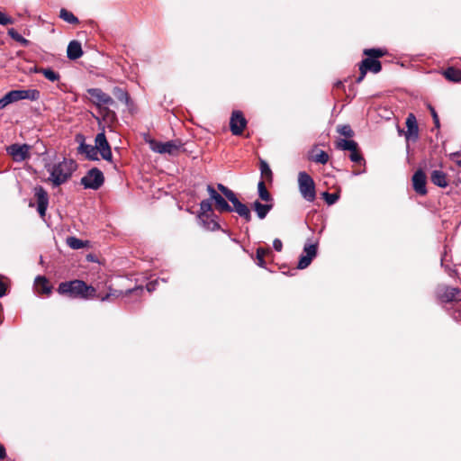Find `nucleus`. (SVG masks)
<instances>
[{
    "label": "nucleus",
    "instance_id": "20",
    "mask_svg": "<svg viewBox=\"0 0 461 461\" xmlns=\"http://www.w3.org/2000/svg\"><path fill=\"white\" fill-rule=\"evenodd\" d=\"M77 153L85 155L88 160L96 161L99 160L98 152L95 146L90 144H81L77 148Z\"/></svg>",
    "mask_w": 461,
    "mask_h": 461
},
{
    "label": "nucleus",
    "instance_id": "7",
    "mask_svg": "<svg viewBox=\"0 0 461 461\" xmlns=\"http://www.w3.org/2000/svg\"><path fill=\"white\" fill-rule=\"evenodd\" d=\"M382 70V64L378 59L371 58H366L359 63V76L356 79V83L359 84L365 78L367 71L375 74L379 73Z\"/></svg>",
    "mask_w": 461,
    "mask_h": 461
},
{
    "label": "nucleus",
    "instance_id": "28",
    "mask_svg": "<svg viewBox=\"0 0 461 461\" xmlns=\"http://www.w3.org/2000/svg\"><path fill=\"white\" fill-rule=\"evenodd\" d=\"M35 71L37 73L42 74L48 80L51 82L59 81L60 78V75L50 68H36Z\"/></svg>",
    "mask_w": 461,
    "mask_h": 461
},
{
    "label": "nucleus",
    "instance_id": "45",
    "mask_svg": "<svg viewBox=\"0 0 461 461\" xmlns=\"http://www.w3.org/2000/svg\"><path fill=\"white\" fill-rule=\"evenodd\" d=\"M104 106H108L110 108V106L112 107H116V103L115 101L113 99L112 96H110L108 94L105 97V101L104 103Z\"/></svg>",
    "mask_w": 461,
    "mask_h": 461
},
{
    "label": "nucleus",
    "instance_id": "2",
    "mask_svg": "<svg viewBox=\"0 0 461 461\" xmlns=\"http://www.w3.org/2000/svg\"><path fill=\"white\" fill-rule=\"evenodd\" d=\"M77 167V163L73 159L67 158L53 166L47 165L46 168L50 172L47 181L50 182L54 187L59 186L70 179Z\"/></svg>",
    "mask_w": 461,
    "mask_h": 461
},
{
    "label": "nucleus",
    "instance_id": "35",
    "mask_svg": "<svg viewBox=\"0 0 461 461\" xmlns=\"http://www.w3.org/2000/svg\"><path fill=\"white\" fill-rule=\"evenodd\" d=\"M260 172L261 176L265 178L267 182L271 183L273 181L272 170L270 169L268 164L263 159L260 160Z\"/></svg>",
    "mask_w": 461,
    "mask_h": 461
},
{
    "label": "nucleus",
    "instance_id": "31",
    "mask_svg": "<svg viewBox=\"0 0 461 461\" xmlns=\"http://www.w3.org/2000/svg\"><path fill=\"white\" fill-rule=\"evenodd\" d=\"M357 145V143L352 140L339 139V140H336V142H335L336 148L338 149H341V150H349L350 151L351 149H355Z\"/></svg>",
    "mask_w": 461,
    "mask_h": 461
},
{
    "label": "nucleus",
    "instance_id": "43",
    "mask_svg": "<svg viewBox=\"0 0 461 461\" xmlns=\"http://www.w3.org/2000/svg\"><path fill=\"white\" fill-rule=\"evenodd\" d=\"M14 19L12 17L7 16L5 14L0 11V24L1 25H8L13 24Z\"/></svg>",
    "mask_w": 461,
    "mask_h": 461
},
{
    "label": "nucleus",
    "instance_id": "23",
    "mask_svg": "<svg viewBox=\"0 0 461 461\" xmlns=\"http://www.w3.org/2000/svg\"><path fill=\"white\" fill-rule=\"evenodd\" d=\"M35 287L39 294L50 295L52 291V285L45 276H39L35 279Z\"/></svg>",
    "mask_w": 461,
    "mask_h": 461
},
{
    "label": "nucleus",
    "instance_id": "19",
    "mask_svg": "<svg viewBox=\"0 0 461 461\" xmlns=\"http://www.w3.org/2000/svg\"><path fill=\"white\" fill-rule=\"evenodd\" d=\"M230 202L233 205V211H235L241 218H243L247 222L251 221V212L249 208L245 203H241L238 199L237 195Z\"/></svg>",
    "mask_w": 461,
    "mask_h": 461
},
{
    "label": "nucleus",
    "instance_id": "22",
    "mask_svg": "<svg viewBox=\"0 0 461 461\" xmlns=\"http://www.w3.org/2000/svg\"><path fill=\"white\" fill-rule=\"evenodd\" d=\"M83 55L81 43L77 41H71L67 49V56L71 60H76Z\"/></svg>",
    "mask_w": 461,
    "mask_h": 461
},
{
    "label": "nucleus",
    "instance_id": "40",
    "mask_svg": "<svg viewBox=\"0 0 461 461\" xmlns=\"http://www.w3.org/2000/svg\"><path fill=\"white\" fill-rule=\"evenodd\" d=\"M205 219V222H203V226L209 230H218L221 229V226L220 224L218 223V221L212 218V216H209V218H204Z\"/></svg>",
    "mask_w": 461,
    "mask_h": 461
},
{
    "label": "nucleus",
    "instance_id": "46",
    "mask_svg": "<svg viewBox=\"0 0 461 461\" xmlns=\"http://www.w3.org/2000/svg\"><path fill=\"white\" fill-rule=\"evenodd\" d=\"M7 98H8V93L5 94L3 98L0 99V109L5 108L9 104H12V101Z\"/></svg>",
    "mask_w": 461,
    "mask_h": 461
},
{
    "label": "nucleus",
    "instance_id": "36",
    "mask_svg": "<svg viewBox=\"0 0 461 461\" xmlns=\"http://www.w3.org/2000/svg\"><path fill=\"white\" fill-rule=\"evenodd\" d=\"M67 244L69 248H71L73 249H80L86 247L87 241H84L76 237H68Z\"/></svg>",
    "mask_w": 461,
    "mask_h": 461
},
{
    "label": "nucleus",
    "instance_id": "16",
    "mask_svg": "<svg viewBox=\"0 0 461 461\" xmlns=\"http://www.w3.org/2000/svg\"><path fill=\"white\" fill-rule=\"evenodd\" d=\"M30 149L28 144H13L7 148V152L15 161H23L30 158Z\"/></svg>",
    "mask_w": 461,
    "mask_h": 461
},
{
    "label": "nucleus",
    "instance_id": "44",
    "mask_svg": "<svg viewBox=\"0 0 461 461\" xmlns=\"http://www.w3.org/2000/svg\"><path fill=\"white\" fill-rule=\"evenodd\" d=\"M429 112L431 113V116L433 118V122L435 124V127L436 128H439L440 126V123H439V118H438V115L435 110V108L433 106H431L430 104L429 105Z\"/></svg>",
    "mask_w": 461,
    "mask_h": 461
},
{
    "label": "nucleus",
    "instance_id": "5",
    "mask_svg": "<svg viewBox=\"0 0 461 461\" xmlns=\"http://www.w3.org/2000/svg\"><path fill=\"white\" fill-rule=\"evenodd\" d=\"M183 143L180 140H169L161 142L155 140L149 141L150 149L160 154H169L172 156L177 155L183 148Z\"/></svg>",
    "mask_w": 461,
    "mask_h": 461
},
{
    "label": "nucleus",
    "instance_id": "54",
    "mask_svg": "<svg viewBox=\"0 0 461 461\" xmlns=\"http://www.w3.org/2000/svg\"><path fill=\"white\" fill-rule=\"evenodd\" d=\"M460 182H461V180H460Z\"/></svg>",
    "mask_w": 461,
    "mask_h": 461
},
{
    "label": "nucleus",
    "instance_id": "26",
    "mask_svg": "<svg viewBox=\"0 0 461 461\" xmlns=\"http://www.w3.org/2000/svg\"><path fill=\"white\" fill-rule=\"evenodd\" d=\"M273 208L272 203H266L263 204L258 201H255L253 203V209L257 212V215L259 219H265L269 211H271Z\"/></svg>",
    "mask_w": 461,
    "mask_h": 461
},
{
    "label": "nucleus",
    "instance_id": "12",
    "mask_svg": "<svg viewBox=\"0 0 461 461\" xmlns=\"http://www.w3.org/2000/svg\"><path fill=\"white\" fill-rule=\"evenodd\" d=\"M247 126V120L240 111H233L230 120V129L233 135L240 136Z\"/></svg>",
    "mask_w": 461,
    "mask_h": 461
},
{
    "label": "nucleus",
    "instance_id": "47",
    "mask_svg": "<svg viewBox=\"0 0 461 461\" xmlns=\"http://www.w3.org/2000/svg\"><path fill=\"white\" fill-rule=\"evenodd\" d=\"M158 284V280L149 282L146 285L148 292L151 293V292L155 291Z\"/></svg>",
    "mask_w": 461,
    "mask_h": 461
},
{
    "label": "nucleus",
    "instance_id": "32",
    "mask_svg": "<svg viewBox=\"0 0 461 461\" xmlns=\"http://www.w3.org/2000/svg\"><path fill=\"white\" fill-rule=\"evenodd\" d=\"M258 196L262 201L271 202L273 200L270 193L267 191L266 184L260 180L258 184Z\"/></svg>",
    "mask_w": 461,
    "mask_h": 461
},
{
    "label": "nucleus",
    "instance_id": "30",
    "mask_svg": "<svg viewBox=\"0 0 461 461\" xmlns=\"http://www.w3.org/2000/svg\"><path fill=\"white\" fill-rule=\"evenodd\" d=\"M444 77L452 82L461 81V70L453 67L447 68L443 72Z\"/></svg>",
    "mask_w": 461,
    "mask_h": 461
},
{
    "label": "nucleus",
    "instance_id": "24",
    "mask_svg": "<svg viewBox=\"0 0 461 461\" xmlns=\"http://www.w3.org/2000/svg\"><path fill=\"white\" fill-rule=\"evenodd\" d=\"M209 216H214L211 198L203 200L200 203V212L198 214L199 219L203 222H205L204 218L208 219Z\"/></svg>",
    "mask_w": 461,
    "mask_h": 461
},
{
    "label": "nucleus",
    "instance_id": "42",
    "mask_svg": "<svg viewBox=\"0 0 461 461\" xmlns=\"http://www.w3.org/2000/svg\"><path fill=\"white\" fill-rule=\"evenodd\" d=\"M322 197L329 205H331L334 204L339 200V194L324 192L322 193Z\"/></svg>",
    "mask_w": 461,
    "mask_h": 461
},
{
    "label": "nucleus",
    "instance_id": "9",
    "mask_svg": "<svg viewBox=\"0 0 461 461\" xmlns=\"http://www.w3.org/2000/svg\"><path fill=\"white\" fill-rule=\"evenodd\" d=\"M95 149L100 153L103 159L112 162L113 153L111 146L106 139L104 132H100L95 136Z\"/></svg>",
    "mask_w": 461,
    "mask_h": 461
},
{
    "label": "nucleus",
    "instance_id": "48",
    "mask_svg": "<svg viewBox=\"0 0 461 461\" xmlns=\"http://www.w3.org/2000/svg\"><path fill=\"white\" fill-rule=\"evenodd\" d=\"M273 247L276 251L280 252L283 249V243H282L281 240L275 239L273 241Z\"/></svg>",
    "mask_w": 461,
    "mask_h": 461
},
{
    "label": "nucleus",
    "instance_id": "52",
    "mask_svg": "<svg viewBox=\"0 0 461 461\" xmlns=\"http://www.w3.org/2000/svg\"><path fill=\"white\" fill-rule=\"evenodd\" d=\"M334 87L336 88H344V83L342 81H338L335 83Z\"/></svg>",
    "mask_w": 461,
    "mask_h": 461
},
{
    "label": "nucleus",
    "instance_id": "4",
    "mask_svg": "<svg viewBox=\"0 0 461 461\" xmlns=\"http://www.w3.org/2000/svg\"><path fill=\"white\" fill-rule=\"evenodd\" d=\"M298 186L302 196L308 202H313L316 198L315 183L312 177L306 172L298 174Z\"/></svg>",
    "mask_w": 461,
    "mask_h": 461
},
{
    "label": "nucleus",
    "instance_id": "50",
    "mask_svg": "<svg viewBox=\"0 0 461 461\" xmlns=\"http://www.w3.org/2000/svg\"><path fill=\"white\" fill-rule=\"evenodd\" d=\"M76 141H77V143H79V145H81V144H86V143L85 142V136H84L83 134H80V133L76 135Z\"/></svg>",
    "mask_w": 461,
    "mask_h": 461
},
{
    "label": "nucleus",
    "instance_id": "41",
    "mask_svg": "<svg viewBox=\"0 0 461 461\" xmlns=\"http://www.w3.org/2000/svg\"><path fill=\"white\" fill-rule=\"evenodd\" d=\"M217 188L222 194V195H224V197L229 201L234 198V196H236V194L232 190L223 185L222 184H218Z\"/></svg>",
    "mask_w": 461,
    "mask_h": 461
},
{
    "label": "nucleus",
    "instance_id": "38",
    "mask_svg": "<svg viewBox=\"0 0 461 461\" xmlns=\"http://www.w3.org/2000/svg\"><path fill=\"white\" fill-rule=\"evenodd\" d=\"M349 158L354 163H357V164H359V165H361V164L365 165L366 164V160H365L363 155L360 152V149L358 148V144L357 145L355 149H351L350 150Z\"/></svg>",
    "mask_w": 461,
    "mask_h": 461
},
{
    "label": "nucleus",
    "instance_id": "18",
    "mask_svg": "<svg viewBox=\"0 0 461 461\" xmlns=\"http://www.w3.org/2000/svg\"><path fill=\"white\" fill-rule=\"evenodd\" d=\"M407 131L405 137L407 140H416L419 137V126L416 116L413 113H409L405 122Z\"/></svg>",
    "mask_w": 461,
    "mask_h": 461
},
{
    "label": "nucleus",
    "instance_id": "17",
    "mask_svg": "<svg viewBox=\"0 0 461 461\" xmlns=\"http://www.w3.org/2000/svg\"><path fill=\"white\" fill-rule=\"evenodd\" d=\"M35 197L38 203L37 211L41 217L43 218L46 214V210L49 205L48 193L41 185H38L35 187Z\"/></svg>",
    "mask_w": 461,
    "mask_h": 461
},
{
    "label": "nucleus",
    "instance_id": "13",
    "mask_svg": "<svg viewBox=\"0 0 461 461\" xmlns=\"http://www.w3.org/2000/svg\"><path fill=\"white\" fill-rule=\"evenodd\" d=\"M41 93L37 89H27V90H12L8 92V98L14 102H17L23 99L36 101L40 98Z\"/></svg>",
    "mask_w": 461,
    "mask_h": 461
},
{
    "label": "nucleus",
    "instance_id": "29",
    "mask_svg": "<svg viewBox=\"0 0 461 461\" xmlns=\"http://www.w3.org/2000/svg\"><path fill=\"white\" fill-rule=\"evenodd\" d=\"M113 96L120 102L125 104L126 105L129 104L130 103V95L128 94V92L122 88V87H119V86H115L113 87V91H112Z\"/></svg>",
    "mask_w": 461,
    "mask_h": 461
},
{
    "label": "nucleus",
    "instance_id": "49",
    "mask_svg": "<svg viewBox=\"0 0 461 461\" xmlns=\"http://www.w3.org/2000/svg\"><path fill=\"white\" fill-rule=\"evenodd\" d=\"M7 290V285L4 282L0 281V297L5 295Z\"/></svg>",
    "mask_w": 461,
    "mask_h": 461
},
{
    "label": "nucleus",
    "instance_id": "8",
    "mask_svg": "<svg viewBox=\"0 0 461 461\" xmlns=\"http://www.w3.org/2000/svg\"><path fill=\"white\" fill-rule=\"evenodd\" d=\"M437 298L442 303H451L461 300V290L447 285H439L436 291Z\"/></svg>",
    "mask_w": 461,
    "mask_h": 461
},
{
    "label": "nucleus",
    "instance_id": "53",
    "mask_svg": "<svg viewBox=\"0 0 461 461\" xmlns=\"http://www.w3.org/2000/svg\"><path fill=\"white\" fill-rule=\"evenodd\" d=\"M456 164H457L459 167H461V158H460V159H458V160H456Z\"/></svg>",
    "mask_w": 461,
    "mask_h": 461
},
{
    "label": "nucleus",
    "instance_id": "3",
    "mask_svg": "<svg viewBox=\"0 0 461 461\" xmlns=\"http://www.w3.org/2000/svg\"><path fill=\"white\" fill-rule=\"evenodd\" d=\"M87 93L91 96L90 101L98 108L99 113L105 122L112 124L117 122L115 112L108 106H104L107 95L106 93L101 88H89Z\"/></svg>",
    "mask_w": 461,
    "mask_h": 461
},
{
    "label": "nucleus",
    "instance_id": "51",
    "mask_svg": "<svg viewBox=\"0 0 461 461\" xmlns=\"http://www.w3.org/2000/svg\"><path fill=\"white\" fill-rule=\"evenodd\" d=\"M6 456L5 447L3 444L0 443V459H3Z\"/></svg>",
    "mask_w": 461,
    "mask_h": 461
},
{
    "label": "nucleus",
    "instance_id": "27",
    "mask_svg": "<svg viewBox=\"0 0 461 461\" xmlns=\"http://www.w3.org/2000/svg\"><path fill=\"white\" fill-rule=\"evenodd\" d=\"M270 255H272V250L269 248H258L256 251L257 264L260 267H266L267 262L265 258Z\"/></svg>",
    "mask_w": 461,
    "mask_h": 461
},
{
    "label": "nucleus",
    "instance_id": "34",
    "mask_svg": "<svg viewBox=\"0 0 461 461\" xmlns=\"http://www.w3.org/2000/svg\"><path fill=\"white\" fill-rule=\"evenodd\" d=\"M387 50L384 49H365L363 51V54L367 56L368 58L377 59L379 58L384 57L386 55Z\"/></svg>",
    "mask_w": 461,
    "mask_h": 461
},
{
    "label": "nucleus",
    "instance_id": "33",
    "mask_svg": "<svg viewBox=\"0 0 461 461\" xmlns=\"http://www.w3.org/2000/svg\"><path fill=\"white\" fill-rule=\"evenodd\" d=\"M59 17L70 24H78L79 23V20L77 19V17H76L73 14V13H71L70 11H68L65 8L60 9Z\"/></svg>",
    "mask_w": 461,
    "mask_h": 461
},
{
    "label": "nucleus",
    "instance_id": "25",
    "mask_svg": "<svg viewBox=\"0 0 461 461\" xmlns=\"http://www.w3.org/2000/svg\"><path fill=\"white\" fill-rule=\"evenodd\" d=\"M430 180L438 187L444 188L448 185L447 174L441 170H433L430 175Z\"/></svg>",
    "mask_w": 461,
    "mask_h": 461
},
{
    "label": "nucleus",
    "instance_id": "39",
    "mask_svg": "<svg viewBox=\"0 0 461 461\" xmlns=\"http://www.w3.org/2000/svg\"><path fill=\"white\" fill-rule=\"evenodd\" d=\"M337 131L345 136L346 138H352L354 136V131L349 124H340L337 126Z\"/></svg>",
    "mask_w": 461,
    "mask_h": 461
},
{
    "label": "nucleus",
    "instance_id": "15",
    "mask_svg": "<svg viewBox=\"0 0 461 461\" xmlns=\"http://www.w3.org/2000/svg\"><path fill=\"white\" fill-rule=\"evenodd\" d=\"M412 187L414 191L421 196L428 194L426 188L427 176L422 169H418L411 177Z\"/></svg>",
    "mask_w": 461,
    "mask_h": 461
},
{
    "label": "nucleus",
    "instance_id": "1",
    "mask_svg": "<svg viewBox=\"0 0 461 461\" xmlns=\"http://www.w3.org/2000/svg\"><path fill=\"white\" fill-rule=\"evenodd\" d=\"M57 292L71 299L88 300L95 297V288L79 279L61 282Z\"/></svg>",
    "mask_w": 461,
    "mask_h": 461
},
{
    "label": "nucleus",
    "instance_id": "21",
    "mask_svg": "<svg viewBox=\"0 0 461 461\" xmlns=\"http://www.w3.org/2000/svg\"><path fill=\"white\" fill-rule=\"evenodd\" d=\"M308 158L309 160L313 161L315 163L325 165L329 161L330 156L326 151L319 149L317 148H313L309 152Z\"/></svg>",
    "mask_w": 461,
    "mask_h": 461
},
{
    "label": "nucleus",
    "instance_id": "11",
    "mask_svg": "<svg viewBox=\"0 0 461 461\" xmlns=\"http://www.w3.org/2000/svg\"><path fill=\"white\" fill-rule=\"evenodd\" d=\"M207 192L212 201H214V207L220 212H230L233 211L232 207L228 203L226 199L219 194L212 185H207Z\"/></svg>",
    "mask_w": 461,
    "mask_h": 461
},
{
    "label": "nucleus",
    "instance_id": "10",
    "mask_svg": "<svg viewBox=\"0 0 461 461\" xmlns=\"http://www.w3.org/2000/svg\"><path fill=\"white\" fill-rule=\"evenodd\" d=\"M142 293H143L142 286H136L132 289H128L125 292H123L122 290L113 289L109 286L108 293H106L105 294L95 293V298H97L100 301L104 302V301L113 300L114 298H118L120 296L129 295L131 294H135L137 295H140Z\"/></svg>",
    "mask_w": 461,
    "mask_h": 461
},
{
    "label": "nucleus",
    "instance_id": "6",
    "mask_svg": "<svg viewBox=\"0 0 461 461\" xmlns=\"http://www.w3.org/2000/svg\"><path fill=\"white\" fill-rule=\"evenodd\" d=\"M104 183V176L103 172L97 168L93 167L87 171L86 175L80 180V184L85 188L98 190Z\"/></svg>",
    "mask_w": 461,
    "mask_h": 461
},
{
    "label": "nucleus",
    "instance_id": "37",
    "mask_svg": "<svg viewBox=\"0 0 461 461\" xmlns=\"http://www.w3.org/2000/svg\"><path fill=\"white\" fill-rule=\"evenodd\" d=\"M8 35L15 41L21 43L23 46L27 47L30 44V41L23 37L15 29L10 28L8 30Z\"/></svg>",
    "mask_w": 461,
    "mask_h": 461
},
{
    "label": "nucleus",
    "instance_id": "14",
    "mask_svg": "<svg viewBox=\"0 0 461 461\" xmlns=\"http://www.w3.org/2000/svg\"><path fill=\"white\" fill-rule=\"evenodd\" d=\"M317 247H318L317 243L304 245V248H303L304 254L300 257V259H299V262L297 265L298 269H304L311 265L312 259L317 255Z\"/></svg>",
    "mask_w": 461,
    "mask_h": 461
}]
</instances>
